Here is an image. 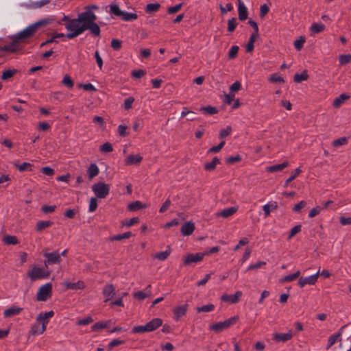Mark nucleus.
<instances>
[{
    "label": "nucleus",
    "instance_id": "nucleus-9",
    "mask_svg": "<svg viewBox=\"0 0 351 351\" xmlns=\"http://www.w3.org/2000/svg\"><path fill=\"white\" fill-rule=\"evenodd\" d=\"M319 275V270H318V271L315 274L311 275L310 276H308V277L302 276L299 278L298 284L300 287H304L306 285H313L317 281Z\"/></svg>",
    "mask_w": 351,
    "mask_h": 351
},
{
    "label": "nucleus",
    "instance_id": "nucleus-34",
    "mask_svg": "<svg viewBox=\"0 0 351 351\" xmlns=\"http://www.w3.org/2000/svg\"><path fill=\"white\" fill-rule=\"evenodd\" d=\"M132 236V233L130 231H129V232H126L123 234L114 235V236L111 237L109 239V240L111 241H121L122 239H129Z\"/></svg>",
    "mask_w": 351,
    "mask_h": 351
},
{
    "label": "nucleus",
    "instance_id": "nucleus-37",
    "mask_svg": "<svg viewBox=\"0 0 351 351\" xmlns=\"http://www.w3.org/2000/svg\"><path fill=\"white\" fill-rule=\"evenodd\" d=\"M3 242L7 245H16L19 243L16 236L6 235L3 237Z\"/></svg>",
    "mask_w": 351,
    "mask_h": 351
},
{
    "label": "nucleus",
    "instance_id": "nucleus-30",
    "mask_svg": "<svg viewBox=\"0 0 351 351\" xmlns=\"http://www.w3.org/2000/svg\"><path fill=\"white\" fill-rule=\"evenodd\" d=\"M220 160L217 157H214L210 162L206 163L204 165V169L208 171H214L216 169V166L220 164Z\"/></svg>",
    "mask_w": 351,
    "mask_h": 351
},
{
    "label": "nucleus",
    "instance_id": "nucleus-32",
    "mask_svg": "<svg viewBox=\"0 0 351 351\" xmlns=\"http://www.w3.org/2000/svg\"><path fill=\"white\" fill-rule=\"evenodd\" d=\"M108 7L110 8V13L117 17H121L123 11L121 10L118 4L112 3L109 5Z\"/></svg>",
    "mask_w": 351,
    "mask_h": 351
},
{
    "label": "nucleus",
    "instance_id": "nucleus-13",
    "mask_svg": "<svg viewBox=\"0 0 351 351\" xmlns=\"http://www.w3.org/2000/svg\"><path fill=\"white\" fill-rule=\"evenodd\" d=\"M195 228V223L193 222L186 221L182 224L180 232L184 236H189L193 234Z\"/></svg>",
    "mask_w": 351,
    "mask_h": 351
},
{
    "label": "nucleus",
    "instance_id": "nucleus-24",
    "mask_svg": "<svg viewBox=\"0 0 351 351\" xmlns=\"http://www.w3.org/2000/svg\"><path fill=\"white\" fill-rule=\"evenodd\" d=\"M145 208H147V205L138 200L132 202L128 205V210L130 211H136Z\"/></svg>",
    "mask_w": 351,
    "mask_h": 351
},
{
    "label": "nucleus",
    "instance_id": "nucleus-36",
    "mask_svg": "<svg viewBox=\"0 0 351 351\" xmlns=\"http://www.w3.org/2000/svg\"><path fill=\"white\" fill-rule=\"evenodd\" d=\"M278 207L276 202L273 204H267L263 206V210L264 211L265 217H268L270 215L271 210H275Z\"/></svg>",
    "mask_w": 351,
    "mask_h": 351
},
{
    "label": "nucleus",
    "instance_id": "nucleus-26",
    "mask_svg": "<svg viewBox=\"0 0 351 351\" xmlns=\"http://www.w3.org/2000/svg\"><path fill=\"white\" fill-rule=\"evenodd\" d=\"M171 252V247L169 245H167L165 251L156 253L154 256V258H156L159 261H165L169 256Z\"/></svg>",
    "mask_w": 351,
    "mask_h": 351
},
{
    "label": "nucleus",
    "instance_id": "nucleus-3",
    "mask_svg": "<svg viewBox=\"0 0 351 351\" xmlns=\"http://www.w3.org/2000/svg\"><path fill=\"white\" fill-rule=\"evenodd\" d=\"M51 271L45 270L44 268L34 265L27 273V276L31 281H36L40 279H45L49 277Z\"/></svg>",
    "mask_w": 351,
    "mask_h": 351
},
{
    "label": "nucleus",
    "instance_id": "nucleus-44",
    "mask_svg": "<svg viewBox=\"0 0 351 351\" xmlns=\"http://www.w3.org/2000/svg\"><path fill=\"white\" fill-rule=\"evenodd\" d=\"M215 309V306L213 304H208L202 306L197 307L196 311L197 313L202 312H211Z\"/></svg>",
    "mask_w": 351,
    "mask_h": 351
},
{
    "label": "nucleus",
    "instance_id": "nucleus-63",
    "mask_svg": "<svg viewBox=\"0 0 351 351\" xmlns=\"http://www.w3.org/2000/svg\"><path fill=\"white\" fill-rule=\"evenodd\" d=\"M56 208V205L49 206V205L45 204L41 207V210L44 213L47 214V213H51L54 212Z\"/></svg>",
    "mask_w": 351,
    "mask_h": 351
},
{
    "label": "nucleus",
    "instance_id": "nucleus-42",
    "mask_svg": "<svg viewBox=\"0 0 351 351\" xmlns=\"http://www.w3.org/2000/svg\"><path fill=\"white\" fill-rule=\"evenodd\" d=\"M160 8V5L158 3H149L146 5L145 12L147 13L157 12Z\"/></svg>",
    "mask_w": 351,
    "mask_h": 351
},
{
    "label": "nucleus",
    "instance_id": "nucleus-29",
    "mask_svg": "<svg viewBox=\"0 0 351 351\" xmlns=\"http://www.w3.org/2000/svg\"><path fill=\"white\" fill-rule=\"evenodd\" d=\"M46 330V326L44 325V324H42V326H40L39 324H34L31 327L30 332L32 335H40L43 334Z\"/></svg>",
    "mask_w": 351,
    "mask_h": 351
},
{
    "label": "nucleus",
    "instance_id": "nucleus-28",
    "mask_svg": "<svg viewBox=\"0 0 351 351\" xmlns=\"http://www.w3.org/2000/svg\"><path fill=\"white\" fill-rule=\"evenodd\" d=\"M87 173H88V178L90 180H92L93 178H95V176H97L99 174V168L97 166V165L95 163H93L88 168Z\"/></svg>",
    "mask_w": 351,
    "mask_h": 351
},
{
    "label": "nucleus",
    "instance_id": "nucleus-54",
    "mask_svg": "<svg viewBox=\"0 0 351 351\" xmlns=\"http://www.w3.org/2000/svg\"><path fill=\"white\" fill-rule=\"evenodd\" d=\"M239 50V47L237 45L232 46L228 52V57L230 59H234L237 55Z\"/></svg>",
    "mask_w": 351,
    "mask_h": 351
},
{
    "label": "nucleus",
    "instance_id": "nucleus-47",
    "mask_svg": "<svg viewBox=\"0 0 351 351\" xmlns=\"http://www.w3.org/2000/svg\"><path fill=\"white\" fill-rule=\"evenodd\" d=\"M200 111L203 112L205 114H215L218 112V110L215 107H213L210 106L202 107L200 108Z\"/></svg>",
    "mask_w": 351,
    "mask_h": 351
},
{
    "label": "nucleus",
    "instance_id": "nucleus-56",
    "mask_svg": "<svg viewBox=\"0 0 351 351\" xmlns=\"http://www.w3.org/2000/svg\"><path fill=\"white\" fill-rule=\"evenodd\" d=\"M97 197H91L90 199V202H89V208H88V211L90 213H93L94 211L96 210L97 208Z\"/></svg>",
    "mask_w": 351,
    "mask_h": 351
},
{
    "label": "nucleus",
    "instance_id": "nucleus-8",
    "mask_svg": "<svg viewBox=\"0 0 351 351\" xmlns=\"http://www.w3.org/2000/svg\"><path fill=\"white\" fill-rule=\"evenodd\" d=\"M204 257L202 253L189 254L183 258V265H189L192 263H197L201 262Z\"/></svg>",
    "mask_w": 351,
    "mask_h": 351
},
{
    "label": "nucleus",
    "instance_id": "nucleus-18",
    "mask_svg": "<svg viewBox=\"0 0 351 351\" xmlns=\"http://www.w3.org/2000/svg\"><path fill=\"white\" fill-rule=\"evenodd\" d=\"M53 315L54 312L53 311L46 313H40L36 317V320L41 322L42 324H44V325L47 326V324L49 322L48 319L52 317Z\"/></svg>",
    "mask_w": 351,
    "mask_h": 351
},
{
    "label": "nucleus",
    "instance_id": "nucleus-19",
    "mask_svg": "<svg viewBox=\"0 0 351 351\" xmlns=\"http://www.w3.org/2000/svg\"><path fill=\"white\" fill-rule=\"evenodd\" d=\"M63 285L66 289L72 290L83 289L85 287V284L82 280H79L77 282H64Z\"/></svg>",
    "mask_w": 351,
    "mask_h": 351
},
{
    "label": "nucleus",
    "instance_id": "nucleus-25",
    "mask_svg": "<svg viewBox=\"0 0 351 351\" xmlns=\"http://www.w3.org/2000/svg\"><path fill=\"white\" fill-rule=\"evenodd\" d=\"M288 165H289V162L287 161H285L281 164H277V165H274L268 167L267 168V171L270 173L280 171L282 169H284L285 168H286L287 167H288Z\"/></svg>",
    "mask_w": 351,
    "mask_h": 351
},
{
    "label": "nucleus",
    "instance_id": "nucleus-4",
    "mask_svg": "<svg viewBox=\"0 0 351 351\" xmlns=\"http://www.w3.org/2000/svg\"><path fill=\"white\" fill-rule=\"evenodd\" d=\"M92 190L97 198L104 199L110 193V185L99 182L92 186Z\"/></svg>",
    "mask_w": 351,
    "mask_h": 351
},
{
    "label": "nucleus",
    "instance_id": "nucleus-33",
    "mask_svg": "<svg viewBox=\"0 0 351 351\" xmlns=\"http://www.w3.org/2000/svg\"><path fill=\"white\" fill-rule=\"evenodd\" d=\"M308 78V75L306 70L303 71L302 73H295L293 77L294 82L296 83H300L302 81L307 80Z\"/></svg>",
    "mask_w": 351,
    "mask_h": 351
},
{
    "label": "nucleus",
    "instance_id": "nucleus-39",
    "mask_svg": "<svg viewBox=\"0 0 351 351\" xmlns=\"http://www.w3.org/2000/svg\"><path fill=\"white\" fill-rule=\"evenodd\" d=\"M16 73H17L16 69L5 70L2 73L1 79L3 80H8L10 78L14 76V75L16 74Z\"/></svg>",
    "mask_w": 351,
    "mask_h": 351
},
{
    "label": "nucleus",
    "instance_id": "nucleus-46",
    "mask_svg": "<svg viewBox=\"0 0 351 351\" xmlns=\"http://www.w3.org/2000/svg\"><path fill=\"white\" fill-rule=\"evenodd\" d=\"M238 23L237 21L236 18H232L228 21V31L229 32H232L235 30Z\"/></svg>",
    "mask_w": 351,
    "mask_h": 351
},
{
    "label": "nucleus",
    "instance_id": "nucleus-6",
    "mask_svg": "<svg viewBox=\"0 0 351 351\" xmlns=\"http://www.w3.org/2000/svg\"><path fill=\"white\" fill-rule=\"evenodd\" d=\"M51 293L52 285L50 282H47L39 288L36 294V300L37 301L45 302L51 298Z\"/></svg>",
    "mask_w": 351,
    "mask_h": 351
},
{
    "label": "nucleus",
    "instance_id": "nucleus-35",
    "mask_svg": "<svg viewBox=\"0 0 351 351\" xmlns=\"http://www.w3.org/2000/svg\"><path fill=\"white\" fill-rule=\"evenodd\" d=\"M124 21H131L137 19L138 15L136 13L123 12L120 17Z\"/></svg>",
    "mask_w": 351,
    "mask_h": 351
},
{
    "label": "nucleus",
    "instance_id": "nucleus-43",
    "mask_svg": "<svg viewBox=\"0 0 351 351\" xmlns=\"http://www.w3.org/2000/svg\"><path fill=\"white\" fill-rule=\"evenodd\" d=\"M325 29V25L322 23H313L311 27V30L315 34H318L323 32Z\"/></svg>",
    "mask_w": 351,
    "mask_h": 351
},
{
    "label": "nucleus",
    "instance_id": "nucleus-22",
    "mask_svg": "<svg viewBox=\"0 0 351 351\" xmlns=\"http://www.w3.org/2000/svg\"><path fill=\"white\" fill-rule=\"evenodd\" d=\"M237 211V208L230 207L222 210L221 211L217 213V217H221L223 218H228L233 215Z\"/></svg>",
    "mask_w": 351,
    "mask_h": 351
},
{
    "label": "nucleus",
    "instance_id": "nucleus-41",
    "mask_svg": "<svg viewBox=\"0 0 351 351\" xmlns=\"http://www.w3.org/2000/svg\"><path fill=\"white\" fill-rule=\"evenodd\" d=\"M300 271H297L296 272H295L292 274L285 276L284 278L280 279V282H291V281L295 280L297 278H298L300 276Z\"/></svg>",
    "mask_w": 351,
    "mask_h": 351
},
{
    "label": "nucleus",
    "instance_id": "nucleus-27",
    "mask_svg": "<svg viewBox=\"0 0 351 351\" xmlns=\"http://www.w3.org/2000/svg\"><path fill=\"white\" fill-rule=\"evenodd\" d=\"M110 320L96 322L91 326V330L93 331H97L101 329L108 328L110 327Z\"/></svg>",
    "mask_w": 351,
    "mask_h": 351
},
{
    "label": "nucleus",
    "instance_id": "nucleus-55",
    "mask_svg": "<svg viewBox=\"0 0 351 351\" xmlns=\"http://www.w3.org/2000/svg\"><path fill=\"white\" fill-rule=\"evenodd\" d=\"M302 226L300 224L296 225L294 226L289 232V234L288 236L287 239L289 240L292 239L296 234L299 233L301 231Z\"/></svg>",
    "mask_w": 351,
    "mask_h": 351
},
{
    "label": "nucleus",
    "instance_id": "nucleus-10",
    "mask_svg": "<svg viewBox=\"0 0 351 351\" xmlns=\"http://www.w3.org/2000/svg\"><path fill=\"white\" fill-rule=\"evenodd\" d=\"M19 46V42L13 36L12 37V42L10 44L5 45L0 47L2 51L15 53L20 49Z\"/></svg>",
    "mask_w": 351,
    "mask_h": 351
},
{
    "label": "nucleus",
    "instance_id": "nucleus-51",
    "mask_svg": "<svg viewBox=\"0 0 351 351\" xmlns=\"http://www.w3.org/2000/svg\"><path fill=\"white\" fill-rule=\"evenodd\" d=\"M348 143V138L346 137H341L334 140L332 143V145L335 147H339L341 145H343Z\"/></svg>",
    "mask_w": 351,
    "mask_h": 351
},
{
    "label": "nucleus",
    "instance_id": "nucleus-20",
    "mask_svg": "<svg viewBox=\"0 0 351 351\" xmlns=\"http://www.w3.org/2000/svg\"><path fill=\"white\" fill-rule=\"evenodd\" d=\"M149 332H152L162 325L160 318H154L146 324Z\"/></svg>",
    "mask_w": 351,
    "mask_h": 351
},
{
    "label": "nucleus",
    "instance_id": "nucleus-61",
    "mask_svg": "<svg viewBox=\"0 0 351 351\" xmlns=\"http://www.w3.org/2000/svg\"><path fill=\"white\" fill-rule=\"evenodd\" d=\"M339 63L346 64L351 62V54H343L339 56Z\"/></svg>",
    "mask_w": 351,
    "mask_h": 351
},
{
    "label": "nucleus",
    "instance_id": "nucleus-15",
    "mask_svg": "<svg viewBox=\"0 0 351 351\" xmlns=\"http://www.w3.org/2000/svg\"><path fill=\"white\" fill-rule=\"evenodd\" d=\"M102 293L106 299L104 300L105 302L110 301L112 297L115 295L114 287L112 284L106 285L102 291Z\"/></svg>",
    "mask_w": 351,
    "mask_h": 351
},
{
    "label": "nucleus",
    "instance_id": "nucleus-49",
    "mask_svg": "<svg viewBox=\"0 0 351 351\" xmlns=\"http://www.w3.org/2000/svg\"><path fill=\"white\" fill-rule=\"evenodd\" d=\"M231 132H232V128H231V126L228 125L226 128L221 130L219 134V138L220 139H223V138H226V136H229L231 134Z\"/></svg>",
    "mask_w": 351,
    "mask_h": 351
},
{
    "label": "nucleus",
    "instance_id": "nucleus-38",
    "mask_svg": "<svg viewBox=\"0 0 351 351\" xmlns=\"http://www.w3.org/2000/svg\"><path fill=\"white\" fill-rule=\"evenodd\" d=\"M302 172V170L300 169V167H298L295 169V171L293 172H292L291 175L290 176V177L289 178H287L285 181V186H287L288 184L292 182L293 180H294L296 177L300 175V173Z\"/></svg>",
    "mask_w": 351,
    "mask_h": 351
},
{
    "label": "nucleus",
    "instance_id": "nucleus-21",
    "mask_svg": "<svg viewBox=\"0 0 351 351\" xmlns=\"http://www.w3.org/2000/svg\"><path fill=\"white\" fill-rule=\"evenodd\" d=\"M23 311V308L12 306L3 312V316L5 318L11 317L14 315H19Z\"/></svg>",
    "mask_w": 351,
    "mask_h": 351
},
{
    "label": "nucleus",
    "instance_id": "nucleus-48",
    "mask_svg": "<svg viewBox=\"0 0 351 351\" xmlns=\"http://www.w3.org/2000/svg\"><path fill=\"white\" fill-rule=\"evenodd\" d=\"M242 158L239 154L231 156L226 159V162L228 165H233L235 162L241 161Z\"/></svg>",
    "mask_w": 351,
    "mask_h": 351
},
{
    "label": "nucleus",
    "instance_id": "nucleus-59",
    "mask_svg": "<svg viewBox=\"0 0 351 351\" xmlns=\"http://www.w3.org/2000/svg\"><path fill=\"white\" fill-rule=\"evenodd\" d=\"M113 148L112 144L109 142H106L100 146V151L105 153H109L112 152Z\"/></svg>",
    "mask_w": 351,
    "mask_h": 351
},
{
    "label": "nucleus",
    "instance_id": "nucleus-58",
    "mask_svg": "<svg viewBox=\"0 0 351 351\" xmlns=\"http://www.w3.org/2000/svg\"><path fill=\"white\" fill-rule=\"evenodd\" d=\"M124 343H125L124 340H119L118 339H114L109 343L108 348V350H110L114 347H116V346H118L120 345H123Z\"/></svg>",
    "mask_w": 351,
    "mask_h": 351
},
{
    "label": "nucleus",
    "instance_id": "nucleus-60",
    "mask_svg": "<svg viewBox=\"0 0 351 351\" xmlns=\"http://www.w3.org/2000/svg\"><path fill=\"white\" fill-rule=\"evenodd\" d=\"M269 80L271 82H275V83H277V82H278V83H284L285 82L284 79L280 75H279L278 73L272 74L270 76Z\"/></svg>",
    "mask_w": 351,
    "mask_h": 351
},
{
    "label": "nucleus",
    "instance_id": "nucleus-50",
    "mask_svg": "<svg viewBox=\"0 0 351 351\" xmlns=\"http://www.w3.org/2000/svg\"><path fill=\"white\" fill-rule=\"evenodd\" d=\"M149 332L147 328V325L144 326H136L132 328V333H145Z\"/></svg>",
    "mask_w": 351,
    "mask_h": 351
},
{
    "label": "nucleus",
    "instance_id": "nucleus-62",
    "mask_svg": "<svg viewBox=\"0 0 351 351\" xmlns=\"http://www.w3.org/2000/svg\"><path fill=\"white\" fill-rule=\"evenodd\" d=\"M146 74L145 71L143 69L133 70L131 73V76L133 78H141Z\"/></svg>",
    "mask_w": 351,
    "mask_h": 351
},
{
    "label": "nucleus",
    "instance_id": "nucleus-53",
    "mask_svg": "<svg viewBox=\"0 0 351 351\" xmlns=\"http://www.w3.org/2000/svg\"><path fill=\"white\" fill-rule=\"evenodd\" d=\"M62 83L64 86H66V87L69 88H73V86L74 85V82H73V80L68 75H64V77L62 81Z\"/></svg>",
    "mask_w": 351,
    "mask_h": 351
},
{
    "label": "nucleus",
    "instance_id": "nucleus-14",
    "mask_svg": "<svg viewBox=\"0 0 351 351\" xmlns=\"http://www.w3.org/2000/svg\"><path fill=\"white\" fill-rule=\"evenodd\" d=\"M188 308L189 305L187 304L176 307L173 311L174 315V319L176 321L180 320V319L182 317L185 315L188 310Z\"/></svg>",
    "mask_w": 351,
    "mask_h": 351
},
{
    "label": "nucleus",
    "instance_id": "nucleus-12",
    "mask_svg": "<svg viewBox=\"0 0 351 351\" xmlns=\"http://www.w3.org/2000/svg\"><path fill=\"white\" fill-rule=\"evenodd\" d=\"M345 327L346 326H341L337 333L332 334L329 337L327 342L326 349H329L330 347H332L338 340H341V337Z\"/></svg>",
    "mask_w": 351,
    "mask_h": 351
},
{
    "label": "nucleus",
    "instance_id": "nucleus-11",
    "mask_svg": "<svg viewBox=\"0 0 351 351\" xmlns=\"http://www.w3.org/2000/svg\"><path fill=\"white\" fill-rule=\"evenodd\" d=\"M242 291H237L233 295L224 294L221 297V300L225 302H229L230 304H236L240 300V298L242 295Z\"/></svg>",
    "mask_w": 351,
    "mask_h": 351
},
{
    "label": "nucleus",
    "instance_id": "nucleus-1",
    "mask_svg": "<svg viewBox=\"0 0 351 351\" xmlns=\"http://www.w3.org/2000/svg\"><path fill=\"white\" fill-rule=\"evenodd\" d=\"M97 16L90 10L80 13L76 19H70L69 16L64 15L63 18L58 21V24L65 22V28L69 31L66 38L73 39L83 34L86 30H89L94 37L100 36V27L95 23Z\"/></svg>",
    "mask_w": 351,
    "mask_h": 351
},
{
    "label": "nucleus",
    "instance_id": "nucleus-64",
    "mask_svg": "<svg viewBox=\"0 0 351 351\" xmlns=\"http://www.w3.org/2000/svg\"><path fill=\"white\" fill-rule=\"evenodd\" d=\"M110 45H111V47L114 50L117 51V50H119L121 48L122 42H121V40H118V39H112L111 40Z\"/></svg>",
    "mask_w": 351,
    "mask_h": 351
},
{
    "label": "nucleus",
    "instance_id": "nucleus-16",
    "mask_svg": "<svg viewBox=\"0 0 351 351\" xmlns=\"http://www.w3.org/2000/svg\"><path fill=\"white\" fill-rule=\"evenodd\" d=\"M143 160V157L139 155L130 154L125 159V165L130 166L133 165H138Z\"/></svg>",
    "mask_w": 351,
    "mask_h": 351
},
{
    "label": "nucleus",
    "instance_id": "nucleus-31",
    "mask_svg": "<svg viewBox=\"0 0 351 351\" xmlns=\"http://www.w3.org/2000/svg\"><path fill=\"white\" fill-rule=\"evenodd\" d=\"M53 222L51 221H39L36 225V230L37 232H41L44 229L51 226Z\"/></svg>",
    "mask_w": 351,
    "mask_h": 351
},
{
    "label": "nucleus",
    "instance_id": "nucleus-57",
    "mask_svg": "<svg viewBox=\"0 0 351 351\" xmlns=\"http://www.w3.org/2000/svg\"><path fill=\"white\" fill-rule=\"evenodd\" d=\"M269 12V8L267 4H263L261 5L260 8V14L259 16L261 19H263L265 16L268 14Z\"/></svg>",
    "mask_w": 351,
    "mask_h": 351
},
{
    "label": "nucleus",
    "instance_id": "nucleus-23",
    "mask_svg": "<svg viewBox=\"0 0 351 351\" xmlns=\"http://www.w3.org/2000/svg\"><path fill=\"white\" fill-rule=\"evenodd\" d=\"M238 15H239V19L241 21H243L247 19L248 11L244 4L240 3V5H238Z\"/></svg>",
    "mask_w": 351,
    "mask_h": 351
},
{
    "label": "nucleus",
    "instance_id": "nucleus-5",
    "mask_svg": "<svg viewBox=\"0 0 351 351\" xmlns=\"http://www.w3.org/2000/svg\"><path fill=\"white\" fill-rule=\"evenodd\" d=\"M239 320L238 316L232 317L223 322H220L218 323L213 324L210 326V329L216 332H219L223 331L230 327L231 326L236 324V322Z\"/></svg>",
    "mask_w": 351,
    "mask_h": 351
},
{
    "label": "nucleus",
    "instance_id": "nucleus-45",
    "mask_svg": "<svg viewBox=\"0 0 351 351\" xmlns=\"http://www.w3.org/2000/svg\"><path fill=\"white\" fill-rule=\"evenodd\" d=\"M306 42V38L304 36H300L299 39L294 41V47L297 51H300L304 46V43Z\"/></svg>",
    "mask_w": 351,
    "mask_h": 351
},
{
    "label": "nucleus",
    "instance_id": "nucleus-52",
    "mask_svg": "<svg viewBox=\"0 0 351 351\" xmlns=\"http://www.w3.org/2000/svg\"><path fill=\"white\" fill-rule=\"evenodd\" d=\"M350 97L346 94H341L339 97H337L333 101V106L335 107L339 106L343 100L348 99Z\"/></svg>",
    "mask_w": 351,
    "mask_h": 351
},
{
    "label": "nucleus",
    "instance_id": "nucleus-7",
    "mask_svg": "<svg viewBox=\"0 0 351 351\" xmlns=\"http://www.w3.org/2000/svg\"><path fill=\"white\" fill-rule=\"evenodd\" d=\"M43 256L46 258L44 265L46 267L49 265L60 264L62 261L60 254L58 251L45 252Z\"/></svg>",
    "mask_w": 351,
    "mask_h": 351
},
{
    "label": "nucleus",
    "instance_id": "nucleus-17",
    "mask_svg": "<svg viewBox=\"0 0 351 351\" xmlns=\"http://www.w3.org/2000/svg\"><path fill=\"white\" fill-rule=\"evenodd\" d=\"M293 337L291 330L287 333H276L274 335L273 339L276 341L286 342Z\"/></svg>",
    "mask_w": 351,
    "mask_h": 351
},
{
    "label": "nucleus",
    "instance_id": "nucleus-2",
    "mask_svg": "<svg viewBox=\"0 0 351 351\" xmlns=\"http://www.w3.org/2000/svg\"><path fill=\"white\" fill-rule=\"evenodd\" d=\"M54 20L55 19L53 17L40 19L30 25L18 34L14 35V36L19 42V40H24L30 38L34 35V34L40 27L49 25L53 23Z\"/></svg>",
    "mask_w": 351,
    "mask_h": 351
},
{
    "label": "nucleus",
    "instance_id": "nucleus-40",
    "mask_svg": "<svg viewBox=\"0 0 351 351\" xmlns=\"http://www.w3.org/2000/svg\"><path fill=\"white\" fill-rule=\"evenodd\" d=\"M16 167L19 171H32V167L33 165L31 163L29 162H23L21 165H15Z\"/></svg>",
    "mask_w": 351,
    "mask_h": 351
}]
</instances>
